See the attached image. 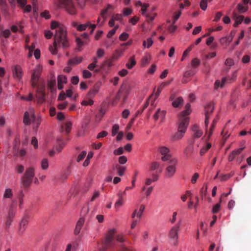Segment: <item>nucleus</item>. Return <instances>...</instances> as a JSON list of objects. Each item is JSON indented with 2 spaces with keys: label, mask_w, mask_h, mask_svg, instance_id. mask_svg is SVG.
I'll return each instance as SVG.
<instances>
[{
  "label": "nucleus",
  "mask_w": 251,
  "mask_h": 251,
  "mask_svg": "<svg viewBox=\"0 0 251 251\" xmlns=\"http://www.w3.org/2000/svg\"><path fill=\"white\" fill-rule=\"evenodd\" d=\"M50 27L52 29H55V34L53 45L50 47V50L52 54L56 55L59 58L61 55L58 53V48L60 47L66 48L69 46L67 37L66 28L63 24L57 21H52Z\"/></svg>",
  "instance_id": "1"
},
{
  "label": "nucleus",
  "mask_w": 251,
  "mask_h": 251,
  "mask_svg": "<svg viewBox=\"0 0 251 251\" xmlns=\"http://www.w3.org/2000/svg\"><path fill=\"white\" fill-rule=\"evenodd\" d=\"M53 3L56 8L65 6L70 14L74 15L76 13V9L72 0H54Z\"/></svg>",
  "instance_id": "2"
},
{
  "label": "nucleus",
  "mask_w": 251,
  "mask_h": 251,
  "mask_svg": "<svg viewBox=\"0 0 251 251\" xmlns=\"http://www.w3.org/2000/svg\"><path fill=\"white\" fill-rule=\"evenodd\" d=\"M190 105L189 103L186 105V110H184L182 113H181L180 118L178 129L181 130L183 132H186L187 126L189 123V118L185 115H188L191 113V109H190Z\"/></svg>",
  "instance_id": "3"
},
{
  "label": "nucleus",
  "mask_w": 251,
  "mask_h": 251,
  "mask_svg": "<svg viewBox=\"0 0 251 251\" xmlns=\"http://www.w3.org/2000/svg\"><path fill=\"white\" fill-rule=\"evenodd\" d=\"M40 118H36L34 114V110L30 107L28 110L25 112L24 114V122L26 125H30L32 123H35L39 125L40 123Z\"/></svg>",
  "instance_id": "4"
},
{
  "label": "nucleus",
  "mask_w": 251,
  "mask_h": 251,
  "mask_svg": "<svg viewBox=\"0 0 251 251\" xmlns=\"http://www.w3.org/2000/svg\"><path fill=\"white\" fill-rule=\"evenodd\" d=\"M178 160L176 158L171 159L165 170V177L167 178H172L176 173Z\"/></svg>",
  "instance_id": "5"
},
{
  "label": "nucleus",
  "mask_w": 251,
  "mask_h": 251,
  "mask_svg": "<svg viewBox=\"0 0 251 251\" xmlns=\"http://www.w3.org/2000/svg\"><path fill=\"white\" fill-rule=\"evenodd\" d=\"M35 175V169L33 167L27 168L25 172V176L22 178V182L23 184L27 187L31 181L32 178Z\"/></svg>",
  "instance_id": "6"
},
{
  "label": "nucleus",
  "mask_w": 251,
  "mask_h": 251,
  "mask_svg": "<svg viewBox=\"0 0 251 251\" xmlns=\"http://www.w3.org/2000/svg\"><path fill=\"white\" fill-rule=\"evenodd\" d=\"M43 67L40 64L37 65L34 70L32 76V85L33 87L37 85L38 81L40 80V76Z\"/></svg>",
  "instance_id": "7"
},
{
  "label": "nucleus",
  "mask_w": 251,
  "mask_h": 251,
  "mask_svg": "<svg viewBox=\"0 0 251 251\" xmlns=\"http://www.w3.org/2000/svg\"><path fill=\"white\" fill-rule=\"evenodd\" d=\"M159 151L162 155L161 159L163 161H167L170 159L172 157L171 154L170 153V150L166 146H160L159 147Z\"/></svg>",
  "instance_id": "8"
},
{
  "label": "nucleus",
  "mask_w": 251,
  "mask_h": 251,
  "mask_svg": "<svg viewBox=\"0 0 251 251\" xmlns=\"http://www.w3.org/2000/svg\"><path fill=\"white\" fill-rule=\"evenodd\" d=\"M13 77L20 80L23 75V71L21 66L15 65L12 66Z\"/></svg>",
  "instance_id": "9"
},
{
  "label": "nucleus",
  "mask_w": 251,
  "mask_h": 251,
  "mask_svg": "<svg viewBox=\"0 0 251 251\" xmlns=\"http://www.w3.org/2000/svg\"><path fill=\"white\" fill-rule=\"evenodd\" d=\"M145 206L143 205H140L137 206L132 213L131 217L132 218H135L140 220L143 212L145 210Z\"/></svg>",
  "instance_id": "10"
},
{
  "label": "nucleus",
  "mask_w": 251,
  "mask_h": 251,
  "mask_svg": "<svg viewBox=\"0 0 251 251\" xmlns=\"http://www.w3.org/2000/svg\"><path fill=\"white\" fill-rule=\"evenodd\" d=\"M28 224V219L27 217L23 218L20 223L18 233L19 234H23L26 230Z\"/></svg>",
  "instance_id": "11"
},
{
  "label": "nucleus",
  "mask_w": 251,
  "mask_h": 251,
  "mask_svg": "<svg viewBox=\"0 0 251 251\" xmlns=\"http://www.w3.org/2000/svg\"><path fill=\"white\" fill-rule=\"evenodd\" d=\"M178 227H173L170 230L169 233L170 238L174 240V244L176 245L177 244V240L178 239Z\"/></svg>",
  "instance_id": "12"
},
{
  "label": "nucleus",
  "mask_w": 251,
  "mask_h": 251,
  "mask_svg": "<svg viewBox=\"0 0 251 251\" xmlns=\"http://www.w3.org/2000/svg\"><path fill=\"white\" fill-rule=\"evenodd\" d=\"M57 87L59 90H61L64 87V85L67 82V79L65 75H59L57 78Z\"/></svg>",
  "instance_id": "13"
},
{
  "label": "nucleus",
  "mask_w": 251,
  "mask_h": 251,
  "mask_svg": "<svg viewBox=\"0 0 251 251\" xmlns=\"http://www.w3.org/2000/svg\"><path fill=\"white\" fill-rule=\"evenodd\" d=\"M107 12V9H103L101 11V13L97 19V26H101L103 25L106 19V14Z\"/></svg>",
  "instance_id": "14"
},
{
  "label": "nucleus",
  "mask_w": 251,
  "mask_h": 251,
  "mask_svg": "<svg viewBox=\"0 0 251 251\" xmlns=\"http://www.w3.org/2000/svg\"><path fill=\"white\" fill-rule=\"evenodd\" d=\"M233 38V36L231 35L228 36H226L221 38L219 39L221 45L225 47H227L231 42Z\"/></svg>",
  "instance_id": "15"
},
{
  "label": "nucleus",
  "mask_w": 251,
  "mask_h": 251,
  "mask_svg": "<svg viewBox=\"0 0 251 251\" xmlns=\"http://www.w3.org/2000/svg\"><path fill=\"white\" fill-rule=\"evenodd\" d=\"M170 100L172 101V105L174 107H177L179 106L183 102V99L180 97L175 98V96L172 95L170 96Z\"/></svg>",
  "instance_id": "16"
},
{
  "label": "nucleus",
  "mask_w": 251,
  "mask_h": 251,
  "mask_svg": "<svg viewBox=\"0 0 251 251\" xmlns=\"http://www.w3.org/2000/svg\"><path fill=\"white\" fill-rule=\"evenodd\" d=\"M150 170L151 171L158 170L159 172L161 173L163 171V168L161 165L160 162L158 161H154L151 164Z\"/></svg>",
  "instance_id": "17"
},
{
  "label": "nucleus",
  "mask_w": 251,
  "mask_h": 251,
  "mask_svg": "<svg viewBox=\"0 0 251 251\" xmlns=\"http://www.w3.org/2000/svg\"><path fill=\"white\" fill-rule=\"evenodd\" d=\"M100 86L99 84H96L94 86L93 88L87 93L89 98H93L100 91Z\"/></svg>",
  "instance_id": "18"
},
{
  "label": "nucleus",
  "mask_w": 251,
  "mask_h": 251,
  "mask_svg": "<svg viewBox=\"0 0 251 251\" xmlns=\"http://www.w3.org/2000/svg\"><path fill=\"white\" fill-rule=\"evenodd\" d=\"M244 148L245 147H242L236 149L233 151L228 156V160L229 161H232V160H233L235 156L239 154L242 152V151L244 149Z\"/></svg>",
  "instance_id": "19"
},
{
  "label": "nucleus",
  "mask_w": 251,
  "mask_h": 251,
  "mask_svg": "<svg viewBox=\"0 0 251 251\" xmlns=\"http://www.w3.org/2000/svg\"><path fill=\"white\" fill-rule=\"evenodd\" d=\"M85 219L84 218H80L77 221L75 229V233L78 234L79 233L82 226L84 223Z\"/></svg>",
  "instance_id": "20"
},
{
  "label": "nucleus",
  "mask_w": 251,
  "mask_h": 251,
  "mask_svg": "<svg viewBox=\"0 0 251 251\" xmlns=\"http://www.w3.org/2000/svg\"><path fill=\"white\" fill-rule=\"evenodd\" d=\"M118 196H119V199L116 201L114 205V207L117 210H118L120 207H121L124 203V200L123 198L122 194L121 193H118Z\"/></svg>",
  "instance_id": "21"
},
{
  "label": "nucleus",
  "mask_w": 251,
  "mask_h": 251,
  "mask_svg": "<svg viewBox=\"0 0 251 251\" xmlns=\"http://www.w3.org/2000/svg\"><path fill=\"white\" fill-rule=\"evenodd\" d=\"M184 134L185 132H183L181 130H177V132H176L175 134L171 137V140L172 141L179 140L183 137Z\"/></svg>",
  "instance_id": "22"
},
{
  "label": "nucleus",
  "mask_w": 251,
  "mask_h": 251,
  "mask_svg": "<svg viewBox=\"0 0 251 251\" xmlns=\"http://www.w3.org/2000/svg\"><path fill=\"white\" fill-rule=\"evenodd\" d=\"M233 19L235 20V23L233 25L234 27H237L239 25L241 24L244 20L243 16H237L236 14L234 13L233 15Z\"/></svg>",
  "instance_id": "23"
},
{
  "label": "nucleus",
  "mask_w": 251,
  "mask_h": 251,
  "mask_svg": "<svg viewBox=\"0 0 251 251\" xmlns=\"http://www.w3.org/2000/svg\"><path fill=\"white\" fill-rule=\"evenodd\" d=\"M115 232L116 229L115 228H111L108 230L105 236L106 242L109 243L111 241Z\"/></svg>",
  "instance_id": "24"
},
{
  "label": "nucleus",
  "mask_w": 251,
  "mask_h": 251,
  "mask_svg": "<svg viewBox=\"0 0 251 251\" xmlns=\"http://www.w3.org/2000/svg\"><path fill=\"white\" fill-rule=\"evenodd\" d=\"M192 131L194 137L196 138H200L203 134L202 131L200 130L199 127L196 125L192 127Z\"/></svg>",
  "instance_id": "25"
},
{
  "label": "nucleus",
  "mask_w": 251,
  "mask_h": 251,
  "mask_svg": "<svg viewBox=\"0 0 251 251\" xmlns=\"http://www.w3.org/2000/svg\"><path fill=\"white\" fill-rule=\"evenodd\" d=\"M94 103L92 98H89L87 95L85 98L81 101V104L82 105H92Z\"/></svg>",
  "instance_id": "26"
},
{
  "label": "nucleus",
  "mask_w": 251,
  "mask_h": 251,
  "mask_svg": "<svg viewBox=\"0 0 251 251\" xmlns=\"http://www.w3.org/2000/svg\"><path fill=\"white\" fill-rule=\"evenodd\" d=\"M13 196L12 190L9 188H7L5 189L3 197L4 199H11Z\"/></svg>",
  "instance_id": "27"
},
{
  "label": "nucleus",
  "mask_w": 251,
  "mask_h": 251,
  "mask_svg": "<svg viewBox=\"0 0 251 251\" xmlns=\"http://www.w3.org/2000/svg\"><path fill=\"white\" fill-rule=\"evenodd\" d=\"M165 116V112L164 111H161L160 109H158L157 111L154 115V119L156 120L158 119H163Z\"/></svg>",
  "instance_id": "28"
},
{
  "label": "nucleus",
  "mask_w": 251,
  "mask_h": 251,
  "mask_svg": "<svg viewBox=\"0 0 251 251\" xmlns=\"http://www.w3.org/2000/svg\"><path fill=\"white\" fill-rule=\"evenodd\" d=\"M226 80L227 79L226 77L222 78L221 80H217L215 82V87L216 88H223L226 82Z\"/></svg>",
  "instance_id": "29"
},
{
  "label": "nucleus",
  "mask_w": 251,
  "mask_h": 251,
  "mask_svg": "<svg viewBox=\"0 0 251 251\" xmlns=\"http://www.w3.org/2000/svg\"><path fill=\"white\" fill-rule=\"evenodd\" d=\"M159 178V176L154 174L152 176V178H148L145 180V184L150 185L153 182L156 181Z\"/></svg>",
  "instance_id": "30"
},
{
  "label": "nucleus",
  "mask_w": 251,
  "mask_h": 251,
  "mask_svg": "<svg viewBox=\"0 0 251 251\" xmlns=\"http://www.w3.org/2000/svg\"><path fill=\"white\" fill-rule=\"evenodd\" d=\"M83 60V58L82 56L75 57L74 58L70 59L69 63H71L72 65L75 66L76 65L80 62H81Z\"/></svg>",
  "instance_id": "31"
},
{
  "label": "nucleus",
  "mask_w": 251,
  "mask_h": 251,
  "mask_svg": "<svg viewBox=\"0 0 251 251\" xmlns=\"http://www.w3.org/2000/svg\"><path fill=\"white\" fill-rule=\"evenodd\" d=\"M72 126V124L70 121L66 122L65 125L62 127V131H64L66 133H69Z\"/></svg>",
  "instance_id": "32"
},
{
  "label": "nucleus",
  "mask_w": 251,
  "mask_h": 251,
  "mask_svg": "<svg viewBox=\"0 0 251 251\" xmlns=\"http://www.w3.org/2000/svg\"><path fill=\"white\" fill-rule=\"evenodd\" d=\"M153 190V187H146L144 186L142 188V191L144 192V194L146 197H149Z\"/></svg>",
  "instance_id": "33"
},
{
  "label": "nucleus",
  "mask_w": 251,
  "mask_h": 251,
  "mask_svg": "<svg viewBox=\"0 0 251 251\" xmlns=\"http://www.w3.org/2000/svg\"><path fill=\"white\" fill-rule=\"evenodd\" d=\"M136 62L135 60V57L134 56L131 57L129 58V62L126 64V66L128 69H131L136 65Z\"/></svg>",
  "instance_id": "34"
},
{
  "label": "nucleus",
  "mask_w": 251,
  "mask_h": 251,
  "mask_svg": "<svg viewBox=\"0 0 251 251\" xmlns=\"http://www.w3.org/2000/svg\"><path fill=\"white\" fill-rule=\"evenodd\" d=\"M153 43V41L151 37L148 38L146 40L143 42V46L145 48H150Z\"/></svg>",
  "instance_id": "35"
},
{
  "label": "nucleus",
  "mask_w": 251,
  "mask_h": 251,
  "mask_svg": "<svg viewBox=\"0 0 251 251\" xmlns=\"http://www.w3.org/2000/svg\"><path fill=\"white\" fill-rule=\"evenodd\" d=\"M115 168L117 169V174L120 176H123L124 175L126 168L124 166H121L117 165L115 166Z\"/></svg>",
  "instance_id": "36"
},
{
  "label": "nucleus",
  "mask_w": 251,
  "mask_h": 251,
  "mask_svg": "<svg viewBox=\"0 0 251 251\" xmlns=\"http://www.w3.org/2000/svg\"><path fill=\"white\" fill-rule=\"evenodd\" d=\"M41 166L43 170H47L49 166V160L47 158L43 159L41 161Z\"/></svg>",
  "instance_id": "37"
},
{
  "label": "nucleus",
  "mask_w": 251,
  "mask_h": 251,
  "mask_svg": "<svg viewBox=\"0 0 251 251\" xmlns=\"http://www.w3.org/2000/svg\"><path fill=\"white\" fill-rule=\"evenodd\" d=\"M124 87V93H125V94L126 95V96H128L132 89V86L130 85V84H125V85L124 86H123Z\"/></svg>",
  "instance_id": "38"
},
{
  "label": "nucleus",
  "mask_w": 251,
  "mask_h": 251,
  "mask_svg": "<svg viewBox=\"0 0 251 251\" xmlns=\"http://www.w3.org/2000/svg\"><path fill=\"white\" fill-rule=\"evenodd\" d=\"M87 154V151H82L78 155L76 158L77 162H79L82 161Z\"/></svg>",
  "instance_id": "39"
},
{
  "label": "nucleus",
  "mask_w": 251,
  "mask_h": 251,
  "mask_svg": "<svg viewBox=\"0 0 251 251\" xmlns=\"http://www.w3.org/2000/svg\"><path fill=\"white\" fill-rule=\"evenodd\" d=\"M26 49H27L29 50V52L27 54V57L28 58H30L32 56V51L34 50L35 48V45L34 44H32L31 46H26L25 47Z\"/></svg>",
  "instance_id": "40"
},
{
  "label": "nucleus",
  "mask_w": 251,
  "mask_h": 251,
  "mask_svg": "<svg viewBox=\"0 0 251 251\" xmlns=\"http://www.w3.org/2000/svg\"><path fill=\"white\" fill-rule=\"evenodd\" d=\"M119 26L116 25L114 26V28L110 30L107 34V37L108 38H111L116 33L117 29L118 28Z\"/></svg>",
  "instance_id": "41"
},
{
  "label": "nucleus",
  "mask_w": 251,
  "mask_h": 251,
  "mask_svg": "<svg viewBox=\"0 0 251 251\" xmlns=\"http://www.w3.org/2000/svg\"><path fill=\"white\" fill-rule=\"evenodd\" d=\"M90 25H91V22H88L84 24H79V26H78V30H85L88 26H89Z\"/></svg>",
  "instance_id": "42"
},
{
  "label": "nucleus",
  "mask_w": 251,
  "mask_h": 251,
  "mask_svg": "<svg viewBox=\"0 0 251 251\" xmlns=\"http://www.w3.org/2000/svg\"><path fill=\"white\" fill-rule=\"evenodd\" d=\"M237 9L241 13H245L247 11L248 7L244 6L242 3H239L237 6Z\"/></svg>",
  "instance_id": "43"
},
{
  "label": "nucleus",
  "mask_w": 251,
  "mask_h": 251,
  "mask_svg": "<svg viewBox=\"0 0 251 251\" xmlns=\"http://www.w3.org/2000/svg\"><path fill=\"white\" fill-rule=\"evenodd\" d=\"M120 127L117 124H115L113 125L112 129V135L114 136L117 133H118V131L119 130Z\"/></svg>",
  "instance_id": "44"
},
{
  "label": "nucleus",
  "mask_w": 251,
  "mask_h": 251,
  "mask_svg": "<svg viewBox=\"0 0 251 251\" xmlns=\"http://www.w3.org/2000/svg\"><path fill=\"white\" fill-rule=\"evenodd\" d=\"M141 12L142 15H145L146 14V11L148 8L149 7V4L147 3H144L141 5Z\"/></svg>",
  "instance_id": "45"
},
{
  "label": "nucleus",
  "mask_w": 251,
  "mask_h": 251,
  "mask_svg": "<svg viewBox=\"0 0 251 251\" xmlns=\"http://www.w3.org/2000/svg\"><path fill=\"white\" fill-rule=\"evenodd\" d=\"M40 16L41 17L45 18V19H49L50 18V15L49 12L47 10H45L42 12L40 14Z\"/></svg>",
  "instance_id": "46"
},
{
  "label": "nucleus",
  "mask_w": 251,
  "mask_h": 251,
  "mask_svg": "<svg viewBox=\"0 0 251 251\" xmlns=\"http://www.w3.org/2000/svg\"><path fill=\"white\" fill-rule=\"evenodd\" d=\"M207 0H201L200 3V6L202 10L205 11L206 10L207 7Z\"/></svg>",
  "instance_id": "47"
},
{
  "label": "nucleus",
  "mask_w": 251,
  "mask_h": 251,
  "mask_svg": "<svg viewBox=\"0 0 251 251\" xmlns=\"http://www.w3.org/2000/svg\"><path fill=\"white\" fill-rule=\"evenodd\" d=\"M11 35L9 29H5L1 32V36L5 38H8Z\"/></svg>",
  "instance_id": "48"
},
{
  "label": "nucleus",
  "mask_w": 251,
  "mask_h": 251,
  "mask_svg": "<svg viewBox=\"0 0 251 251\" xmlns=\"http://www.w3.org/2000/svg\"><path fill=\"white\" fill-rule=\"evenodd\" d=\"M231 176V175L228 174H226V175H222L220 176L219 179L221 181H224L227 180Z\"/></svg>",
  "instance_id": "49"
},
{
  "label": "nucleus",
  "mask_w": 251,
  "mask_h": 251,
  "mask_svg": "<svg viewBox=\"0 0 251 251\" xmlns=\"http://www.w3.org/2000/svg\"><path fill=\"white\" fill-rule=\"evenodd\" d=\"M129 37V34L126 32H123L119 36V39L124 41L126 40Z\"/></svg>",
  "instance_id": "50"
},
{
  "label": "nucleus",
  "mask_w": 251,
  "mask_h": 251,
  "mask_svg": "<svg viewBox=\"0 0 251 251\" xmlns=\"http://www.w3.org/2000/svg\"><path fill=\"white\" fill-rule=\"evenodd\" d=\"M124 153V148L123 147H119L117 149L114 151L113 153L116 155H119Z\"/></svg>",
  "instance_id": "51"
},
{
  "label": "nucleus",
  "mask_w": 251,
  "mask_h": 251,
  "mask_svg": "<svg viewBox=\"0 0 251 251\" xmlns=\"http://www.w3.org/2000/svg\"><path fill=\"white\" fill-rule=\"evenodd\" d=\"M144 15L145 16V17L148 19V20L152 21L154 19L155 16H156V14L154 13L151 14L146 13L145 15Z\"/></svg>",
  "instance_id": "52"
},
{
  "label": "nucleus",
  "mask_w": 251,
  "mask_h": 251,
  "mask_svg": "<svg viewBox=\"0 0 251 251\" xmlns=\"http://www.w3.org/2000/svg\"><path fill=\"white\" fill-rule=\"evenodd\" d=\"M132 12V10L130 8H126L123 11V14L125 16L130 15Z\"/></svg>",
  "instance_id": "53"
},
{
  "label": "nucleus",
  "mask_w": 251,
  "mask_h": 251,
  "mask_svg": "<svg viewBox=\"0 0 251 251\" xmlns=\"http://www.w3.org/2000/svg\"><path fill=\"white\" fill-rule=\"evenodd\" d=\"M91 76H92V74L90 71H89L87 70H84L83 71V77L84 78H88L91 77Z\"/></svg>",
  "instance_id": "54"
},
{
  "label": "nucleus",
  "mask_w": 251,
  "mask_h": 251,
  "mask_svg": "<svg viewBox=\"0 0 251 251\" xmlns=\"http://www.w3.org/2000/svg\"><path fill=\"white\" fill-rule=\"evenodd\" d=\"M200 64V61L198 58H194L192 60L191 65L193 67H197Z\"/></svg>",
  "instance_id": "55"
},
{
  "label": "nucleus",
  "mask_w": 251,
  "mask_h": 251,
  "mask_svg": "<svg viewBox=\"0 0 251 251\" xmlns=\"http://www.w3.org/2000/svg\"><path fill=\"white\" fill-rule=\"evenodd\" d=\"M73 65L71 63H69V61L67 62L66 67L64 69V71L65 72L69 73L72 70V67Z\"/></svg>",
  "instance_id": "56"
},
{
  "label": "nucleus",
  "mask_w": 251,
  "mask_h": 251,
  "mask_svg": "<svg viewBox=\"0 0 251 251\" xmlns=\"http://www.w3.org/2000/svg\"><path fill=\"white\" fill-rule=\"evenodd\" d=\"M118 161L121 164H124L127 162V158L125 155L121 156L119 157Z\"/></svg>",
  "instance_id": "57"
},
{
  "label": "nucleus",
  "mask_w": 251,
  "mask_h": 251,
  "mask_svg": "<svg viewBox=\"0 0 251 251\" xmlns=\"http://www.w3.org/2000/svg\"><path fill=\"white\" fill-rule=\"evenodd\" d=\"M223 16V13L221 12H217L215 14L214 21L215 22L219 21Z\"/></svg>",
  "instance_id": "58"
},
{
  "label": "nucleus",
  "mask_w": 251,
  "mask_h": 251,
  "mask_svg": "<svg viewBox=\"0 0 251 251\" xmlns=\"http://www.w3.org/2000/svg\"><path fill=\"white\" fill-rule=\"evenodd\" d=\"M211 147V145L210 143H208L207 144V146L206 147H204V148H203L201 150V155H203L204 154L206 151H207V150L208 149H209V148H210V147Z\"/></svg>",
  "instance_id": "59"
},
{
  "label": "nucleus",
  "mask_w": 251,
  "mask_h": 251,
  "mask_svg": "<svg viewBox=\"0 0 251 251\" xmlns=\"http://www.w3.org/2000/svg\"><path fill=\"white\" fill-rule=\"evenodd\" d=\"M225 64L227 66L231 67L234 64V62L232 59L228 58L226 60Z\"/></svg>",
  "instance_id": "60"
},
{
  "label": "nucleus",
  "mask_w": 251,
  "mask_h": 251,
  "mask_svg": "<svg viewBox=\"0 0 251 251\" xmlns=\"http://www.w3.org/2000/svg\"><path fill=\"white\" fill-rule=\"evenodd\" d=\"M199 174L197 173H195L191 178V182L193 184H195L197 182V180L198 178H199Z\"/></svg>",
  "instance_id": "61"
},
{
  "label": "nucleus",
  "mask_w": 251,
  "mask_h": 251,
  "mask_svg": "<svg viewBox=\"0 0 251 251\" xmlns=\"http://www.w3.org/2000/svg\"><path fill=\"white\" fill-rule=\"evenodd\" d=\"M104 50L101 49H99L97 51V55L99 58L102 57L104 54Z\"/></svg>",
  "instance_id": "62"
},
{
  "label": "nucleus",
  "mask_w": 251,
  "mask_h": 251,
  "mask_svg": "<svg viewBox=\"0 0 251 251\" xmlns=\"http://www.w3.org/2000/svg\"><path fill=\"white\" fill-rule=\"evenodd\" d=\"M53 35V33L50 30L45 31V36L47 39H50Z\"/></svg>",
  "instance_id": "63"
},
{
  "label": "nucleus",
  "mask_w": 251,
  "mask_h": 251,
  "mask_svg": "<svg viewBox=\"0 0 251 251\" xmlns=\"http://www.w3.org/2000/svg\"><path fill=\"white\" fill-rule=\"evenodd\" d=\"M66 96L68 98L71 97L74 94V90L72 88H70L66 91Z\"/></svg>",
  "instance_id": "64"
}]
</instances>
